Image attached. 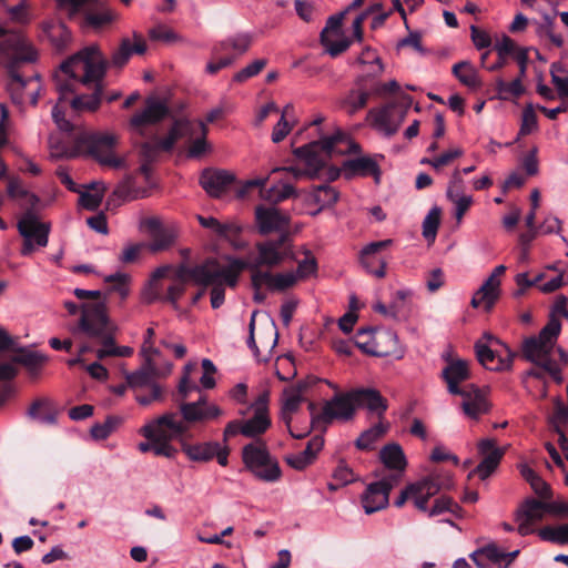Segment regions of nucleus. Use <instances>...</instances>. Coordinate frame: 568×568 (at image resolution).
I'll return each instance as SVG.
<instances>
[{"mask_svg": "<svg viewBox=\"0 0 568 568\" xmlns=\"http://www.w3.org/2000/svg\"><path fill=\"white\" fill-rule=\"evenodd\" d=\"M496 90L499 99L508 100L510 98L520 97L524 93L525 88L520 78H516L511 82H506L499 78L496 81Z\"/></svg>", "mask_w": 568, "mask_h": 568, "instance_id": "54", "label": "nucleus"}, {"mask_svg": "<svg viewBox=\"0 0 568 568\" xmlns=\"http://www.w3.org/2000/svg\"><path fill=\"white\" fill-rule=\"evenodd\" d=\"M342 169L346 179H352L355 175H372L378 182L381 175L377 162L369 156L346 160L343 162Z\"/></svg>", "mask_w": 568, "mask_h": 568, "instance_id": "36", "label": "nucleus"}, {"mask_svg": "<svg viewBox=\"0 0 568 568\" xmlns=\"http://www.w3.org/2000/svg\"><path fill=\"white\" fill-rule=\"evenodd\" d=\"M499 294L500 280L495 275L490 274L481 284V286L477 290V292L474 294L470 304L474 308L484 305L485 308L489 311L498 300Z\"/></svg>", "mask_w": 568, "mask_h": 568, "instance_id": "37", "label": "nucleus"}, {"mask_svg": "<svg viewBox=\"0 0 568 568\" xmlns=\"http://www.w3.org/2000/svg\"><path fill=\"white\" fill-rule=\"evenodd\" d=\"M560 331V321L551 317L537 336L524 341L521 348L523 356L545 369L557 384L562 382L561 368L554 358Z\"/></svg>", "mask_w": 568, "mask_h": 568, "instance_id": "4", "label": "nucleus"}, {"mask_svg": "<svg viewBox=\"0 0 568 568\" xmlns=\"http://www.w3.org/2000/svg\"><path fill=\"white\" fill-rule=\"evenodd\" d=\"M356 338L361 349L377 356L395 354L398 345V337L392 329L364 327L357 331Z\"/></svg>", "mask_w": 568, "mask_h": 568, "instance_id": "15", "label": "nucleus"}, {"mask_svg": "<svg viewBox=\"0 0 568 568\" xmlns=\"http://www.w3.org/2000/svg\"><path fill=\"white\" fill-rule=\"evenodd\" d=\"M312 197L321 207L331 206L337 202L338 192L327 184H322L314 189Z\"/></svg>", "mask_w": 568, "mask_h": 568, "instance_id": "59", "label": "nucleus"}, {"mask_svg": "<svg viewBox=\"0 0 568 568\" xmlns=\"http://www.w3.org/2000/svg\"><path fill=\"white\" fill-rule=\"evenodd\" d=\"M140 227L151 237L149 248L152 252H160L171 247L176 237L178 232L173 225H164L159 217H145L141 221Z\"/></svg>", "mask_w": 568, "mask_h": 568, "instance_id": "21", "label": "nucleus"}, {"mask_svg": "<svg viewBox=\"0 0 568 568\" xmlns=\"http://www.w3.org/2000/svg\"><path fill=\"white\" fill-rule=\"evenodd\" d=\"M305 389L306 384L302 382L285 388L283 392L282 408L286 412H297L301 403L303 402V393Z\"/></svg>", "mask_w": 568, "mask_h": 568, "instance_id": "51", "label": "nucleus"}, {"mask_svg": "<svg viewBox=\"0 0 568 568\" xmlns=\"http://www.w3.org/2000/svg\"><path fill=\"white\" fill-rule=\"evenodd\" d=\"M499 294L500 280L495 275L490 274L481 284V286L477 290V292L474 294L470 304L474 308L484 305L485 308L489 311L498 300Z\"/></svg>", "mask_w": 568, "mask_h": 568, "instance_id": "39", "label": "nucleus"}, {"mask_svg": "<svg viewBox=\"0 0 568 568\" xmlns=\"http://www.w3.org/2000/svg\"><path fill=\"white\" fill-rule=\"evenodd\" d=\"M79 328L89 337L99 338L104 346H111L112 356L129 357L133 354L130 346H116L114 342L115 326L111 323L106 307L102 303L87 304L80 317Z\"/></svg>", "mask_w": 568, "mask_h": 568, "instance_id": "5", "label": "nucleus"}, {"mask_svg": "<svg viewBox=\"0 0 568 568\" xmlns=\"http://www.w3.org/2000/svg\"><path fill=\"white\" fill-rule=\"evenodd\" d=\"M28 415L47 425H53L57 422V410L48 399H37L28 410Z\"/></svg>", "mask_w": 568, "mask_h": 568, "instance_id": "47", "label": "nucleus"}, {"mask_svg": "<svg viewBox=\"0 0 568 568\" xmlns=\"http://www.w3.org/2000/svg\"><path fill=\"white\" fill-rule=\"evenodd\" d=\"M168 267L156 268L149 282V286L143 291V300L145 303L151 304L155 301H164L172 304L175 308L178 307V301L185 291V283L183 280L178 278L166 290V294L162 295V286L160 280L168 273Z\"/></svg>", "mask_w": 568, "mask_h": 568, "instance_id": "18", "label": "nucleus"}, {"mask_svg": "<svg viewBox=\"0 0 568 568\" xmlns=\"http://www.w3.org/2000/svg\"><path fill=\"white\" fill-rule=\"evenodd\" d=\"M387 426L376 424L364 430L355 442V446L361 450H369L374 444L386 433Z\"/></svg>", "mask_w": 568, "mask_h": 568, "instance_id": "52", "label": "nucleus"}, {"mask_svg": "<svg viewBox=\"0 0 568 568\" xmlns=\"http://www.w3.org/2000/svg\"><path fill=\"white\" fill-rule=\"evenodd\" d=\"M453 74L459 80L460 83L468 88L480 87V81L474 67L468 61H460L453 65Z\"/></svg>", "mask_w": 568, "mask_h": 568, "instance_id": "50", "label": "nucleus"}, {"mask_svg": "<svg viewBox=\"0 0 568 568\" xmlns=\"http://www.w3.org/2000/svg\"><path fill=\"white\" fill-rule=\"evenodd\" d=\"M462 396L464 397L463 409L468 417L476 419L488 412L489 406L486 397L474 385H469L468 394Z\"/></svg>", "mask_w": 568, "mask_h": 568, "instance_id": "44", "label": "nucleus"}, {"mask_svg": "<svg viewBox=\"0 0 568 568\" xmlns=\"http://www.w3.org/2000/svg\"><path fill=\"white\" fill-rule=\"evenodd\" d=\"M12 55V61L8 65L9 80L7 90L14 104L22 105L29 99L32 105H36L39 100L41 89L39 74H32L24 78L19 72V65L26 60L19 59L14 52H7Z\"/></svg>", "mask_w": 568, "mask_h": 568, "instance_id": "12", "label": "nucleus"}, {"mask_svg": "<svg viewBox=\"0 0 568 568\" xmlns=\"http://www.w3.org/2000/svg\"><path fill=\"white\" fill-rule=\"evenodd\" d=\"M171 428L176 429L178 427L169 423L162 415L148 422L139 430L146 442L139 443L138 449L141 453L152 452L155 456L169 459L175 458L178 449L172 445V440L176 437L171 433Z\"/></svg>", "mask_w": 568, "mask_h": 568, "instance_id": "7", "label": "nucleus"}, {"mask_svg": "<svg viewBox=\"0 0 568 568\" xmlns=\"http://www.w3.org/2000/svg\"><path fill=\"white\" fill-rule=\"evenodd\" d=\"M17 229L23 239L21 247V254L23 256L30 255L36 246L45 247L49 243L51 224L41 221L34 209L26 210L18 220Z\"/></svg>", "mask_w": 568, "mask_h": 568, "instance_id": "13", "label": "nucleus"}, {"mask_svg": "<svg viewBox=\"0 0 568 568\" xmlns=\"http://www.w3.org/2000/svg\"><path fill=\"white\" fill-rule=\"evenodd\" d=\"M197 132L200 133V136L195 138L187 149V156L192 159L202 156L209 149V144L206 142L207 128L205 122L199 121L195 124V134Z\"/></svg>", "mask_w": 568, "mask_h": 568, "instance_id": "53", "label": "nucleus"}, {"mask_svg": "<svg viewBox=\"0 0 568 568\" xmlns=\"http://www.w3.org/2000/svg\"><path fill=\"white\" fill-rule=\"evenodd\" d=\"M0 52H14L19 59L36 61L38 53L26 37L16 31H8L0 26Z\"/></svg>", "mask_w": 568, "mask_h": 568, "instance_id": "25", "label": "nucleus"}, {"mask_svg": "<svg viewBox=\"0 0 568 568\" xmlns=\"http://www.w3.org/2000/svg\"><path fill=\"white\" fill-rule=\"evenodd\" d=\"M440 209L438 206H434L429 210L423 221V236L427 241L434 242L436 239L437 230L440 223Z\"/></svg>", "mask_w": 568, "mask_h": 568, "instance_id": "56", "label": "nucleus"}, {"mask_svg": "<svg viewBox=\"0 0 568 568\" xmlns=\"http://www.w3.org/2000/svg\"><path fill=\"white\" fill-rule=\"evenodd\" d=\"M554 28V19L548 14H544V23H540L538 26L537 34L540 38L549 39L555 47L561 48L564 45V38L561 34L555 33Z\"/></svg>", "mask_w": 568, "mask_h": 568, "instance_id": "60", "label": "nucleus"}, {"mask_svg": "<svg viewBox=\"0 0 568 568\" xmlns=\"http://www.w3.org/2000/svg\"><path fill=\"white\" fill-rule=\"evenodd\" d=\"M393 243L392 240H383L372 242L365 245L359 252V263L367 273L383 278L386 275V258L381 256L382 250L388 247Z\"/></svg>", "mask_w": 568, "mask_h": 568, "instance_id": "23", "label": "nucleus"}, {"mask_svg": "<svg viewBox=\"0 0 568 568\" xmlns=\"http://www.w3.org/2000/svg\"><path fill=\"white\" fill-rule=\"evenodd\" d=\"M181 450L185 456L196 463H207L214 458V453L217 449V442H204V443H189L182 437Z\"/></svg>", "mask_w": 568, "mask_h": 568, "instance_id": "40", "label": "nucleus"}, {"mask_svg": "<svg viewBox=\"0 0 568 568\" xmlns=\"http://www.w3.org/2000/svg\"><path fill=\"white\" fill-rule=\"evenodd\" d=\"M379 458L386 468L394 470L393 475L402 476L407 462L403 448L396 444H387L379 452Z\"/></svg>", "mask_w": 568, "mask_h": 568, "instance_id": "41", "label": "nucleus"}, {"mask_svg": "<svg viewBox=\"0 0 568 568\" xmlns=\"http://www.w3.org/2000/svg\"><path fill=\"white\" fill-rule=\"evenodd\" d=\"M267 403L268 395L266 393L257 397L253 404V417L243 420V436L253 438L264 434L270 428L271 419L268 416Z\"/></svg>", "mask_w": 568, "mask_h": 568, "instance_id": "27", "label": "nucleus"}, {"mask_svg": "<svg viewBox=\"0 0 568 568\" xmlns=\"http://www.w3.org/2000/svg\"><path fill=\"white\" fill-rule=\"evenodd\" d=\"M546 500L535 498L526 499L515 511L514 520L517 532L525 537L537 532L535 525L541 521L547 514Z\"/></svg>", "mask_w": 568, "mask_h": 568, "instance_id": "19", "label": "nucleus"}, {"mask_svg": "<svg viewBox=\"0 0 568 568\" xmlns=\"http://www.w3.org/2000/svg\"><path fill=\"white\" fill-rule=\"evenodd\" d=\"M267 64L265 59H256L233 75V81L243 83L257 75Z\"/></svg>", "mask_w": 568, "mask_h": 568, "instance_id": "63", "label": "nucleus"}, {"mask_svg": "<svg viewBox=\"0 0 568 568\" xmlns=\"http://www.w3.org/2000/svg\"><path fill=\"white\" fill-rule=\"evenodd\" d=\"M407 101L406 108L412 103L409 95L403 97ZM407 109L402 110L395 102H389L381 108L371 109L367 113V120L371 125L385 136H393L399 129L406 116Z\"/></svg>", "mask_w": 568, "mask_h": 568, "instance_id": "16", "label": "nucleus"}, {"mask_svg": "<svg viewBox=\"0 0 568 568\" xmlns=\"http://www.w3.org/2000/svg\"><path fill=\"white\" fill-rule=\"evenodd\" d=\"M308 409L313 427L320 424H331L334 420L348 422L354 418L356 412L351 390L335 394L324 403L320 414L314 413V403L308 404Z\"/></svg>", "mask_w": 568, "mask_h": 568, "instance_id": "14", "label": "nucleus"}, {"mask_svg": "<svg viewBox=\"0 0 568 568\" xmlns=\"http://www.w3.org/2000/svg\"><path fill=\"white\" fill-rule=\"evenodd\" d=\"M114 194L125 200H135L148 196L146 190H139L134 186L132 176L125 178L115 189Z\"/></svg>", "mask_w": 568, "mask_h": 568, "instance_id": "61", "label": "nucleus"}, {"mask_svg": "<svg viewBox=\"0 0 568 568\" xmlns=\"http://www.w3.org/2000/svg\"><path fill=\"white\" fill-rule=\"evenodd\" d=\"M8 195L16 200H22L27 210H32L39 204V197L26 190L19 179H11L8 183Z\"/></svg>", "mask_w": 568, "mask_h": 568, "instance_id": "49", "label": "nucleus"}, {"mask_svg": "<svg viewBox=\"0 0 568 568\" xmlns=\"http://www.w3.org/2000/svg\"><path fill=\"white\" fill-rule=\"evenodd\" d=\"M148 47L143 37L134 32L133 42L123 38L108 62L98 45H89L64 61L55 75L58 90L62 98L74 90L81 82L83 85L94 84V92L90 95H75L70 100L74 110L94 111L99 108L102 94V80L108 65L123 68L133 53L143 54Z\"/></svg>", "mask_w": 568, "mask_h": 568, "instance_id": "1", "label": "nucleus"}, {"mask_svg": "<svg viewBox=\"0 0 568 568\" xmlns=\"http://www.w3.org/2000/svg\"><path fill=\"white\" fill-rule=\"evenodd\" d=\"M443 378L447 383L448 392L453 395L468 394L469 385L460 388L459 384L469 378L468 363L457 359L450 362L442 373Z\"/></svg>", "mask_w": 568, "mask_h": 568, "instance_id": "34", "label": "nucleus"}, {"mask_svg": "<svg viewBox=\"0 0 568 568\" xmlns=\"http://www.w3.org/2000/svg\"><path fill=\"white\" fill-rule=\"evenodd\" d=\"M398 481V475H388L369 484L362 496L365 513L373 514L385 508L388 505L389 493Z\"/></svg>", "mask_w": 568, "mask_h": 568, "instance_id": "20", "label": "nucleus"}, {"mask_svg": "<svg viewBox=\"0 0 568 568\" xmlns=\"http://www.w3.org/2000/svg\"><path fill=\"white\" fill-rule=\"evenodd\" d=\"M255 220L258 232L263 235L271 232L286 233L290 226L287 215L281 213L276 207L260 205L255 209Z\"/></svg>", "mask_w": 568, "mask_h": 568, "instance_id": "26", "label": "nucleus"}, {"mask_svg": "<svg viewBox=\"0 0 568 568\" xmlns=\"http://www.w3.org/2000/svg\"><path fill=\"white\" fill-rule=\"evenodd\" d=\"M499 294L500 280L495 275L490 274L481 284V286L477 290V292L474 294L470 304L474 308L484 305L485 308L489 311L498 300Z\"/></svg>", "mask_w": 568, "mask_h": 568, "instance_id": "38", "label": "nucleus"}, {"mask_svg": "<svg viewBox=\"0 0 568 568\" xmlns=\"http://www.w3.org/2000/svg\"><path fill=\"white\" fill-rule=\"evenodd\" d=\"M155 371V364L153 361H151V365L144 361V364L142 367L133 373H126L125 379L128 382V385L132 389H138L142 387H152L153 384V376Z\"/></svg>", "mask_w": 568, "mask_h": 568, "instance_id": "46", "label": "nucleus"}, {"mask_svg": "<svg viewBox=\"0 0 568 568\" xmlns=\"http://www.w3.org/2000/svg\"><path fill=\"white\" fill-rule=\"evenodd\" d=\"M53 82L57 85L55 77H53ZM80 84L82 83H75L74 90L64 98L59 93V103L52 109L53 121L68 135L65 141L57 143L53 138H50L51 155L55 158H75L80 154H89L103 166L119 169L124 165V160L115 154L119 136L111 132L90 131L74 126L64 118V113L60 109V103L69 100Z\"/></svg>", "mask_w": 568, "mask_h": 568, "instance_id": "2", "label": "nucleus"}, {"mask_svg": "<svg viewBox=\"0 0 568 568\" xmlns=\"http://www.w3.org/2000/svg\"><path fill=\"white\" fill-rule=\"evenodd\" d=\"M383 72V64L381 59L376 57L372 63V71L367 74V82L372 95L385 97L390 93H395L399 90V84L396 80H390L386 83L377 81V77Z\"/></svg>", "mask_w": 568, "mask_h": 568, "instance_id": "42", "label": "nucleus"}, {"mask_svg": "<svg viewBox=\"0 0 568 568\" xmlns=\"http://www.w3.org/2000/svg\"><path fill=\"white\" fill-rule=\"evenodd\" d=\"M104 282L109 284L110 291L116 292L122 300L126 298V296L129 295L130 276L128 274L118 272L108 275L104 278Z\"/></svg>", "mask_w": 568, "mask_h": 568, "instance_id": "58", "label": "nucleus"}, {"mask_svg": "<svg viewBox=\"0 0 568 568\" xmlns=\"http://www.w3.org/2000/svg\"><path fill=\"white\" fill-rule=\"evenodd\" d=\"M538 537L547 542L559 546L568 545V524L545 526L537 530Z\"/></svg>", "mask_w": 568, "mask_h": 568, "instance_id": "48", "label": "nucleus"}, {"mask_svg": "<svg viewBox=\"0 0 568 568\" xmlns=\"http://www.w3.org/2000/svg\"><path fill=\"white\" fill-rule=\"evenodd\" d=\"M372 95L367 77H358L355 82V88L349 90L346 95L341 100L339 106L347 114L353 115L359 110L364 109L367 104L368 98Z\"/></svg>", "mask_w": 568, "mask_h": 568, "instance_id": "33", "label": "nucleus"}, {"mask_svg": "<svg viewBox=\"0 0 568 568\" xmlns=\"http://www.w3.org/2000/svg\"><path fill=\"white\" fill-rule=\"evenodd\" d=\"M267 179L268 178H262L247 181L243 186L239 189L237 196L244 197L250 189L261 187L260 193L264 200L278 203L291 197L295 193L293 185L290 183H280L271 186L270 189H264Z\"/></svg>", "mask_w": 568, "mask_h": 568, "instance_id": "28", "label": "nucleus"}, {"mask_svg": "<svg viewBox=\"0 0 568 568\" xmlns=\"http://www.w3.org/2000/svg\"><path fill=\"white\" fill-rule=\"evenodd\" d=\"M359 146L352 142L341 130L327 136H321L318 140L311 141L302 146L295 148L293 154L300 159L305 168L284 166L276 168L272 172L290 173L295 180L303 178L314 179L326 166L333 154L345 152H356Z\"/></svg>", "mask_w": 568, "mask_h": 568, "instance_id": "3", "label": "nucleus"}, {"mask_svg": "<svg viewBox=\"0 0 568 568\" xmlns=\"http://www.w3.org/2000/svg\"><path fill=\"white\" fill-rule=\"evenodd\" d=\"M120 423V418L115 416H108L102 424H94L91 427L90 434L97 440L106 439Z\"/></svg>", "mask_w": 568, "mask_h": 568, "instance_id": "62", "label": "nucleus"}, {"mask_svg": "<svg viewBox=\"0 0 568 568\" xmlns=\"http://www.w3.org/2000/svg\"><path fill=\"white\" fill-rule=\"evenodd\" d=\"M351 393L355 409L365 408L371 414H375L382 418L388 408L387 399L384 398L381 392L375 388H354L351 389Z\"/></svg>", "mask_w": 568, "mask_h": 568, "instance_id": "29", "label": "nucleus"}, {"mask_svg": "<svg viewBox=\"0 0 568 568\" xmlns=\"http://www.w3.org/2000/svg\"><path fill=\"white\" fill-rule=\"evenodd\" d=\"M475 351L478 362L489 371H504L508 369L513 363V353L506 346H504V354L497 353L491 349L487 344L477 342L475 344Z\"/></svg>", "mask_w": 568, "mask_h": 568, "instance_id": "30", "label": "nucleus"}, {"mask_svg": "<svg viewBox=\"0 0 568 568\" xmlns=\"http://www.w3.org/2000/svg\"><path fill=\"white\" fill-rule=\"evenodd\" d=\"M253 36L248 32L234 33L221 40L213 47V54H223L226 58H237L243 55L251 48Z\"/></svg>", "mask_w": 568, "mask_h": 568, "instance_id": "31", "label": "nucleus"}, {"mask_svg": "<svg viewBox=\"0 0 568 568\" xmlns=\"http://www.w3.org/2000/svg\"><path fill=\"white\" fill-rule=\"evenodd\" d=\"M243 463L257 479L265 483H275L281 479L282 470L264 442L250 443L242 450Z\"/></svg>", "mask_w": 568, "mask_h": 568, "instance_id": "9", "label": "nucleus"}, {"mask_svg": "<svg viewBox=\"0 0 568 568\" xmlns=\"http://www.w3.org/2000/svg\"><path fill=\"white\" fill-rule=\"evenodd\" d=\"M477 448L479 455H481L484 459L494 460V463L498 465L505 454V449L497 447L496 440L491 438L481 439L478 443Z\"/></svg>", "mask_w": 568, "mask_h": 568, "instance_id": "57", "label": "nucleus"}, {"mask_svg": "<svg viewBox=\"0 0 568 568\" xmlns=\"http://www.w3.org/2000/svg\"><path fill=\"white\" fill-rule=\"evenodd\" d=\"M179 412L169 410L162 414L169 423L178 428H171L176 439L183 437L193 425L206 424L222 415L219 406L210 403L205 396L194 402L178 400Z\"/></svg>", "mask_w": 568, "mask_h": 568, "instance_id": "6", "label": "nucleus"}, {"mask_svg": "<svg viewBox=\"0 0 568 568\" xmlns=\"http://www.w3.org/2000/svg\"><path fill=\"white\" fill-rule=\"evenodd\" d=\"M227 268L226 264H221L214 258H209L200 265L183 271L187 276L193 278L195 283L212 286L211 290V306L216 310L225 298L224 285L229 286V282L223 276V272Z\"/></svg>", "mask_w": 568, "mask_h": 568, "instance_id": "11", "label": "nucleus"}, {"mask_svg": "<svg viewBox=\"0 0 568 568\" xmlns=\"http://www.w3.org/2000/svg\"><path fill=\"white\" fill-rule=\"evenodd\" d=\"M519 550L505 552L495 542H489L469 555L478 568H490L494 564L499 568H508L518 557Z\"/></svg>", "mask_w": 568, "mask_h": 568, "instance_id": "22", "label": "nucleus"}, {"mask_svg": "<svg viewBox=\"0 0 568 568\" xmlns=\"http://www.w3.org/2000/svg\"><path fill=\"white\" fill-rule=\"evenodd\" d=\"M292 257V237L291 233L286 232L277 234L274 239L257 242L255 251L250 252L243 260L255 263V266L272 268Z\"/></svg>", "mask_w": 568, "mask_h": 568, "instance_id": "10", "label": "nucleus"}, {"mask_svg": "<svg viewBox=\"0 0 568 568\" xmlns=\"http://www.w3.org/2000/svg\"><path fill=\"white\" fill-rule=\"evenodd\" d=\"M323 446L324 437L322 435H315L308 440L303 452L287 455L285 457V462L296 470H304L315 462L316 456L322 450Z\"/></svg>", "mask_w": 568, "mask_h": 568, "instance_id": "35", "label": "nucleus"}, {"mask_svg": "<svg viewBox=\"0 0 568 568\" xmlns=\"http://www.w3.org/2000/svg\"><path fill=\"white\" fill-rule=\"evenodd\" d=\"M453 479L448 474L440 475L432 473L420 479L408 484L395 499L394 505L403 507L407 500H410L417 510H426L427 503L443 489H450Z\"/></svg>", "mask_w": 568, "mask_h": 568, "instance_id": "8", "label": "nucleus"}, {"mask_svg": "<svg viewBox=\"0 0 568 568\" xmlns=\"http://www.w3.org/2000/svg\"><path fill=\"white\" fill-rule=\"evenodd\" d=\"M459 509V506L454 501L452 497L443 495L434 500L432 507L427 506L426 510L420 511L427 514L428 517H435L447 511L456 514Z\"/></svg>", "mask_w": 568, "mask_h": 568, "instance_id": "55", "label": "nucleus"}, {"mask_svg": "<svg viewBox=\"0 0 568 568\" xmlns=\"http://www.w3.org/2000/svg\"><path fill=\"white\" fill-rule=\"evenodd\" d=\"M14 351L17 354L12 356V362L24 366L32 377L40 374L41 367L48 361L47 355L26 347H19Z\"/></svg>", "mask_w": 568, "mask_h": 568, "instance_id": "43", "label": "nucleus"}, {"mask_svg": "<svg viewBox=\"0 0 568 568\" xmlns=\"http://www.w3.org/2000/svg\"><path fill=\"white\" fill-rule=\"evenodd\" d=\"M170 113L168 105L155 99H148L145 102V108L135 113L130 120L131 129L140 134H144V128L146 125L156 124L166 118Z\"/></svg>", "mask_w": 568, "mask_h": 568, "instance_id": "24", "label": "nucleus"}, {"mask_svg": "<svg viewBox=\"0 0 568 568\" xmlns=\"http://www.w3.org/2000/svg\"><path fill=\"white\" fill-rule=\"evenodd\" d=\"M235 176L224 170L205 169L200 176V185L212 197H220L234 182Z\"/></svg>", "mask_w": 568, "mask_h": 568, "instance_id": "32", "label": "nucleus"}, {"mask_svg": "<svg viewBox=\"0 0 568 568\" xmlns=\"http://www.w3.org/2000/svg\"><path fill=\"white\" fill-rule=\"evenodd\" d=\"M85 189L83 192L80 190L78 192L80 194L79 204L89 211H95L103 200L105 185L103 182L94 181L88 184Z\"/></svg>", "mask_w": 568, "mask_h": 568, "instance_id": "45", "label": "nucleus"}, {"mask_svg": "<svg viewBox=\"0 0 568 568\" xmlns=\"http://www.w3.org/2000/svg\"><path fill=\"white\" fill-rule=\"evenodd\" d=\"M195 124L187 120H175L168 135L172 136L175 143L183 136L192 138L195 134Z\"/></svg>", "mask_w": 568, "mask_h": 568, "instance_id": "64", "label": "nucleus"}, {"mask_svg": "<svg viewBox=\"0 0 568 568\" xmlns=\"http://www.w3.org/2000/svg\"><path fill=\"white\" fill-rule=\"evenodd\" d=\"M263 266H255V263L244 261L237 257H227V268L223 272V276L229 282L230 287H235L239 281L240 274L244 270L251 272V285L253 288L267 287L272 291L274 274L270 271H263Z\"/></svg>", "mask_w": 568, "mask_h": 568, "instance_id": "17", "label": "nucleus"}]
</instances>
